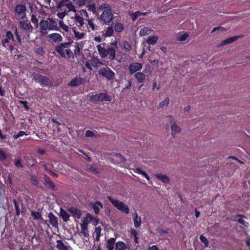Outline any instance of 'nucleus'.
Listing matches in <instances>:
<instances>
[{"label":"nucleus","instance_id":"f704fd0d","mask_svg":"<svg viewBox=\"0 0 250 250\" xmlns=\"http://www.w3.org/2000/svg\"><path fill=\"white\" fill-rule=\"evenodd\" d=\"M151 29L149 27H144L142 28L140 31L141 36H145L148 35L150 33Z\"/></svg>","mask_w":250,"mask_h":250},{"label":"nucleus","instance_id":"4c0bfd02","mask_svg":"<svg viewBox=\"0 0 250 250\" xmlns=\"http://www.w3.org/2000/svg\"><path fill=\"white\" fill-rule=\"evenodd\" d=\"M78 6L84 5L86 0H73ZM68 0H63V3L67 1Z\"/></svg>","mask_w":250,"mask_h":250},{"label":"nucleus","instance_id":"cd10ccee","mask_svg":"<svg viewBox=\"0 0 250 250\" xmlns=\"http://www.w3.org/2000/svg\"><path fill=\"white\" fill-rule=\"evenodd\" d=\"M115 242V239L113 238H111L107 240L106 248L108 249V250H113Z\"/></svg>","mask_w":250,"mask_h":250},{"label":"nucleus","instance_id":"7c9ffc66","mask_svg":"<svg viewBox=\"0 0 250 250\" xmlns=\"http://www.w3.org/2000/svg\"><path fill=\"white\" fill-rule=\"evenodd\" d=\"M81 48L79 47L77 42L76 43L75 49L74 50V55L76 58H80L82 55Z\"/></svg>","mask_w":250,"mask_h":250},{"label":"nucleus","instance_id":"2eb2a0df","mask_svg":"<svg viewBox=\"0 0 250 250\" xmlns=\"http://www.w3.org/2000/svg\"><path fill=\"white\" fill-rule=\"evenodd\" d=\"M92 208L93 209L96 214H98L100 212V208H103V205L100 201H96L92 204Z\"/></svg>","mask_w":250,"mask_h":250},{"label":"nucleus","instance_id":"c9c22d12","mask_svg":"<svg viewBox=\"0 0 250 250\" xmlns=\"http://www.w3.org/2000/svg\"><path fill=\"white\" fill-rule=\"evenodd\" d=\"M124 25L120 22H117L114 25V29L116 32H121L124 30Z\"/></svg>","mask_w":250,"mask_h":250},{"label":"nucleus","instance_id":"c756f323","mask_svg":"<svg viewBox=\"0 0 250 250\" xmlns=\"http://www.w3.org/2000/svg\"><path fill=\"white\" fill-rule=\"evenodd\" d=\"M72 30L74 32V36L75 38L77 40L82 39L85 35V33L83 32H80L76 31V27L73 28Z\"/></svg>","mask_w":250,"mask_h":250},{"label":"nucleus","instance_id":"bf43d9fd","mask_svg":"<svg viewBox=\"0 0 250 250\" xmlns=\"http://www.w3.org/2000/svg\"><path fill=\"white\" fill-rule=\"evenodd\" d=\"M53 122L55 124V125H54V129L56 128H57L58 131L59 130V126L61 125V124L59 123L58 121H57L56 120H54L53 119Z\"/></svg>","mask_w":250,"mask_h":250},{"label":"nucleus","instance_id":"473e14b6","mask_svg":"<svg viewBox=\"0 0 250 250\" xmlns=\"http://www.w3.org/2000/svg\"><path fill=\"white\" fill-rule=\"evenodd\" d=\"M125 245L123 242L119 241L115 244V250H125Z\"/></svg>","mask_w":250,"mask_h":250},{"label":"nucleus","instance_id":"69168bd1","mask_svg":"<svg viewBox=\"0 0 250 250\" xmlns=\"http://www.w3.org/2000/svg\"><path fill=\"white\" fill-rule=\"evenodd\" d=\"M15 165L17 167H23V165L21 164V161L20 160H18L15 163Z\"/></svg>","mask_w":250,"mask_h":250},{"label":"nucleus","instance_id":"aec40b11","mask_svg":"<svg viewBox=\"0 0 250 250\" xmlns=\"http://www.w3.org/2000/svg\"><path fill=\"white\" fill-rule=\"evenodd\" d=\"M65 6L66 8L68 9L67 11L66 9L63 10V17L67 14V12L72 11L75 12V7L73 4L71 3H68L64 4L63 3V7Z\"/></svg>","mask_w":250,"mask_h":250},{"label":"nucleus","instance_id":"3c124183","mask_svg":"<svg viewBox=\"0 0 250 250\" xmlns=\"http://www.w3.org/2000/svg\"><path fill=\"white\" fill-rule=\"evenodd\" d=\"M43 168L46 171H47L48 172L50 173L51 172V170L50 169V164L49 163H44L43 164Z\"/></svg>","mask_w":250,"mask_h":250},{"label":"nucleus","instance_id":"393cba45","mask_svg":"<svg viewBox=\"0 0 250 250\" xmlns=\"http://www.w3.org/2000/svg\"><path fill=\"white\" fill-rule=\"evenodd\" d=\"M49 38L54 42H60L62 40L61 35L58 33L51 34L49 35Z\"/></svg>","mask_w":250,"mask_h":250},{"label":"nucleus","instance_id":"9b49d317","mask_svg":"<svg viewBox=\"0 0 250 250\" xmlns=\"http://www.w3.org/2000/svg\"><path fill=\"white\" fill-rule=\"evenodd\" d=\"M20 28L28 32H31L33 30V27L30 23L27 20L19 21Z\"/></svg>","mask_w":250,"mask_h":250},{"label":"nucleus","instance_id":"a19ab883","mask_svg":"<svg viewBox=\"0 0 250 250\" xmlns=\"http://www.w3.org/2000/svg\"><path fill=\"white\" fill-rule=\"evenodd\" d=\"M45 183L47 185H48L51 188H52L53 189L54 188H55L54 184L53 183L52 181H51L50 180V179L48 177L45 178Z\"/></svg>","mask_w":250,"mask_h":250},{"label":"nucleus","instance_id":"e2e57ef3","mask_svg":"<svg viewBox=\"0 0 250 250\" xmlns=\"http://www.w3.org/2000/svg\"><path fill=\"white\" fill-rule=\"evenodd\" d=\"M31 182H32V183L33 185H37L38 184V183H39V181H38V179L35 177H32L31 178Z\"/></svg>","mask_w":250,"mask_h":250},{"label":"nucleus","instance_id":"6e6d98bb","mask_svg":"<svg viewBox=\"0 0 250 250\" xmlns=\"http://www.w3.org/2000/svg\"><path fill=\"white\" fill-rule=\"evenodd\" d=\"M88 10L93 13H96V7L94 4H90L88 6Z\"/></svg>","mask_w":250,"mask_h":250},{"label":"nucleus","instance_id":"4468645a","mask_svg":"<svg viewBox=\"0 0 250 250\" xmlns=\"http://www.w3.org/2000/svg\"><path fill=\"white\" fill-rule=\"evenodd\" d=\"M69 212L75 217L79 219L81 216V211L80 209L74 208L71 207L68 209Z\"/></svg>","mask_w":250,"mask_h":250},{"label":"nucleus","instance_id":"ddd939ff","mask_svg":"<svg viewBox=\"0 0 250 250\" xmlns=\"http://www.w3.org/2000/svg\"><path fill=\"white\" fill-rule=\"evenodd\" d=\"M85 21L87 22L86 24L88 32H90L91 29V31H95L98 26L94 23L93 20L92 19H85Z\"/></svg>","mask_w":250,"mask_h":250},{"label":"nucleus","instance_id":"2f4dec72","mask_svg":"<svg viewBox=\"0 0 250 250\" xmlns=\"http://www.w3.org/2000/svg\"><path fill=\"white\" fill-rule=\"evenodd\" d=\"M113 29L112 27H108L104 30L103 35L106 37L112 36L113 34Z\"/></svg>","mask_w":250,"mask_h":250},{"label":"nucleus","instance_id":"c03bdc74","mask_svg":"<svg viewBox=\"0 0 250 250\" xmlns=\"http://www.w3.org/2000/svg\"><path fill=\"white\" fill-rule=\"evenodd\" d=\"M86 228H87L86 226L84 224L82 225V226H81V229H82L81 233H82L84 237H86L87 235H88V234L86 233Z\"/></svg>","mask_w":250,"mask_h":250},{"label":"nucleus","instance_id":"423d86ee","mask_svg":"<svg viewBox=\"0 0 250 250\" xmlns=\"http://www.w3.org/2000/svg\"><path fill=\"white\" fill-rule=\"evenodd\" d=\"M100 21L104 24H108L113 21V15L112 12L103 11L100 17Z\"/></svg>","mask_w":250,"mask_h":250},{"label":"nucleus","instance_id":"4be33fe9","mask_svg":"<svg viewBox=\"0 0 250 250\" xmlns=\"http://www.w3.org/2000/svg\"><path fill=\"white\" fill-rule=\"evenodd\" d=\"M101 62L99 61V60L97 59L95 60H94L92 62L90 61H87L85 63V66L90 70H92V65L94 66L95 65H97L98 63H101Z\"/></svg>","mask_w":250,"mask_h":250},{"label":"nucleus","instance_id":"b1692460","mask_svg":"<svg viewBox=\"0 0 250 250\" xmlns=\"http://www.w3.org/2000/svg\"><path fill=\"white\" fill-rule=\"evenodd\" d=\"M48 20L49 21L48 29L49 30H58L57 22L51 18H48Z\"/></svg>","mask_w":250,"mask_h":250},{"label":"nucleus","instance_id":"6ab92c4d","mask_svg":"<svg viewBox=\"0 0 250 250\" xmlns=\"http://www.w3.org/2000/svg\"><path fill=\"white\" fill-rule=\"evenodd\" d=\"M135 78L136 79L139 83H143L146 80V75L143 72H137L134 75Z\"/></svg>","mask_w":250,"mask_h":250},{"label":"nucleus","instance_id":"774afa93","mask_svg":"<svg viewBox=\"0 0 250 250\" xmlns=\"http://www.w3.org/2000/svg\"><path fill=\"white\" fill-rule=\"evenodd\" d=\"M131 84H132L131 81L130 80H128L127 83H126L125 85V87L124 89H129L131 86Z\"/></svg>","mask_w":250,"mask_h":250},{"label":"nucleus","instance_id":"20e7f679","mask_svg":"<svg viewBox=\"0 0 250 250\" xmlns=\"http://www.w3.org/2000/svg\"><path fill=\"white\" fill-rule=\"evenodd\" d=\"M90 100L94 102L111 101V98L107 94L100 93L98 94L92 95L90 96Z\"/></svg>","mask_w":250,"mask_h":250},{"label":"nucleus","instance_id":"680f3d73","mask_svg":"<svg viewBox=\"0 0 250 250\" xmlns=\"http://www.w3.org/2000/svg\"><path fill=\"white\" fill-rule=\"evenodd\" d=\"M57 247L59 249V250H62V242L61 240H58L57 241Z\"/></svg>","mask_w":250,"mask_h":250},{"label":"nucleus","instance_id":"338daca9","mask_svg":"<svg viewBox=\"0 0 250 250\" xmlns=\"http://www.w3.org/2000/svg\"><path fill=\"white\" fill-rule=\"evenodd\" d=\"M20 103L23 106H24V107L25 108V109L26 110H28L29 109V107L27 105V102L26 101H20Z\"/></svg>","mask_w":250,"mask_h":250},{"label":"nucleus","instance_id":"e433bc0d","mask_svg":"<svg viewBox=\"0 0 250 250\" xmlns=\"http://www.w3.org/2000/svg\"><path fill=\"white\" fill-rule=\"evenodd\" d=\"M169 102V98L167 97L165 99V100L163 102H161L159 104L158 108H163L164 107L167 106L168 105Z\"/></svg>","mask_w":250,"mask_h":250},{"label":"nucleus","instance_id":"412c9836","mask_svg":"<svg viewBox=\"0 0 250 250\" xmlns=\"http://www.w3.org/2000/svg\"><path fill=\"white\" fill-rule=\"evenodd\" d=\"M155 176L157 179L164 183H168L169 182L170 180L168 177L165 174L158 173Z\"/></svg>","mask_w":250,"mask_h":250},{"label":"nucleus","instance_id":"ea45409f","mask_svg":"<svg viewBox=\"0 0 250 250\" xmlns=\"http://www.w3.org/2000/svg\"><path fill=\"white\" fill-rule=\"evenodd\" d=\"M142 16L141 12L140 11H136L132 15H131V19L133 21H135L137 19Z\"/></svg>","mask_w":250,"mask_h":250},{"label":"nucleus","instance_id":"7ed1b4c3","mask_svg":"<svg viewBox=\"0 0 250 250\" xmlns=\"http://www.w3.org/2000/svg\"><path fill=\"white\" fill-rule=\"evenodd\" d=\"M26 7L22 4H19L15 7V16L16 19L20 20L26 19Z\"/></svg>","mask_w":250,"mask_h":250},{"label":"nucleus","instance_id":"a878e982","mask_svg":"<svg viewBox=\"0 0 250 250\" xmlns=\"http://www.w3.org/2000/svg\"><path fill=\"white\" fill-rule=\"evenodd\" d=\"M139 230H137L134 229H131L130 230V234L132 237L134 238V242L135 244H138L139 243V238L138 237V235L139 234Z\"/></svg>","mask_w":250,"mask_h":250},{"label":"nucleus","instance_id":"f8f14e48","mask_svg":"<svg viewBox=\"0 0 250 250\" xmlns=\"http://www.w3.org/2000/svg\"><path fill=\"white\" fill-rule=\"evenodd\" d=\"M84 79L76 77V78L72 79L68 83V85L71 87L79 86L84 83Z\"/></svg>","mask_w":250,"mask_h":250},{"label":"nucleus","instance_id":"79ce46f5","mask_svg":"<svg viewBox=\"0 0 250 250\" xmlns=\"http://www.w3.org/2000/svg\"><path fill=\"white\" fill-rule=\"evenodd\" d=\"M31 215L35 219H39L42 218V215L38 212L32 211Z\"/></svg>","mask_w":250,"mask_h":250},{"label":"nucleus","instance_id":"dca6fc26","mask_svg":"<svg viewBox=\"0 0 250 250\" xmlns=\"http://www.w3.org/2000/svg\"><path fill=\"white\" fill-rule=\"evenodd\" d=\"M133 220L135 228L140 227L141 225V218L138 216V214L136 211L133 215Z\"/></svg>","mask_w":250,"mask_h":250},{"label":"nucleus","instance_id":"5701e85b","mask_svg":"<svg viewBox=\"0 0 250 250\" xmlns=\"http://www.w3.org/2000/svg\"><path fill=\"white\" fill-rule=\"evenodd\" d=\"M75 21L76 22L78 26H80V27H84L83 26V25L85 24V22H84V18L81 17L80 16L76 15L75 17Z\"/></svg>","mask_w":250,"mask_h":250},{"label":"nucleus","instance_id":"bb28decb","mask_svg":"<svg viewBox=\"0 0 250 250\" xmlns=\"http://www.w3.org/2000/svg\"><path fill=\"white\" fill-rule=\"evenodd\" d=\"M158 38L156 36H150L146 40V42L148 44L154 45L158 41Z\"/></svg>","mask_w":250,"mask_h":250},{"label":"nucleus","instance_id":"f03ea898","mask_svg":"<svg viewBox=\"0 0 250 250\" xmlns=\"http://www.w3.org/2000/svg\"><path fill=\"white\" fill-rule=\"evenodd\" d=\"M107 199L112 204V205L121 212L128 214L129 212V207L124 202L115 199L111 196H107Z\"/></svg>","mask_w":250,"mask_h":250},{"label":"nucleus","instance_id":"603ef678","mask_svg":"<svg viewBox=\"0 0 250 250\" xmlns=\"http://www.w3.org/2000/svg\"><path fill=\"white\" fill-rule=\"evenodd\" d=\"M188 36V35L187 33H184L180 37L179 41L182 42L185 41L187 39Z\"/></svg>","mask_w":250,"mask_h":250},{"label":"nucleus","instance_id":"0eeeda50","mask_svg":"<svg viewBox=\"0 0 250 250\" xmlns=\"http://www.w3.org/2000/svg\"><path fill=\"white\" fill-rule=\"evenodd\" d=\"M10 41H14V36L11 31L6 32V37L2 40V45L4 47L9 48L11 51L13 49V46L10 43Z\"/></svg>","mask_w":250,"mask_h":250},{"label":"nucleus","instance_id":"9d476101","mask_svg":"<svg viewBox=\"0 0 250 250\" xmlns=\"http://www.w3.org/2000/svg\"><path fill=\"white\" fill-rule=\"evenodd\" d=\"M143 67V64L139 62H133L129 64L128 69L131 74H133L140 70Z\"/></svg>","mask_w":250,"mask_h":250},{"label":"nucleus","instance_id":"f257e3e1","mask_svg":"<svg viewBox=\"0 0 250 250\" xmlns=\"http://www.w3.org/2000/svg\"><path fill=\"white\" fill-rule=\"evenodd\" d=\"M102 44L97 45L98 51L102 58H105L108 56L110 60H113L116 57V50L115 47H110L107 49L101 46Z\"/></svg>","mask_w":250,"mask_h":250},{"label":"nucleus","instance_id":"f3484780","mask_svg":"<svg viewBox=\"0 0 250 250\" xmlns=\"http://www.w3.org/2000/svg\"><path fill=\"white\" fill-rule=\"evenodd\" d=\"M66 57L69 59L71 62L74 61V55L70 49H66L63 51V58Z\"/></svg>","mask_w":250,"mask_h":250},{"label":"nucleus","instance_id":"c85d7f7f","mask_svg":"<svg viewBox=\"0 0 250 250\" xmlns=\"http://www.w3.org/2000/svg\"><path fill=\"white\" fill-rule=\"evenodd\" d=\"M48 217L50 223L54 227L58 225L57 218L51 213H49Z\"/></svg>","mask_w":250,"mask_h":250},{"label":"nucleus","instance_id":"13d9d810","mask_svg":"<svg viewBox=\"0 0 250 250\" xmlns=\"http://www.w3.org/2000/svg\"><path fill=\"white\" fill-rule=\"evenodd\" d=\"M26 134V133L24 131H21L19 132V133L17 135H14V138L15 139H18L19 137L21 136H22Z\"/></svg>","mask_w":250,"mask_h":250},{"label":"nucleus","instance_id":"864d4df0","mask_svg":"<svg viewBox=\"0 0 250 250\" xmlns=\"http://www.w3.org/2000/svg\"><path fill=\"white\" fill-rule=\"evenodd\" d=\"M124 47L125 50L129 51L131 49L130 44L127 42H124Z\"/></svg>","mask_w":250,"mask_h":250},{"label":"nucleus","instance_id":"052dcab7","mask_svg":"<svg viewBox=\"0 0 250 250\" xmlns=\"http://www.w3.org/2000/svg\"><path fill=\"white\" fill-rule=\"evenodd\" d=\"M14 204L16 210V214L17 215H19L20 214V208L16 201H14Z\"/></svg>","mask_w":250,"mask_h":250},{"label":"nucleus","instance_id":"72a5a7b5","mask_svg":"<svg viewBox=\"0 0 250 250\" xmlns=\"http://www.w3.org/2000/svg\"><path fill=\"white\" fill-rule=\"evenodd\" d=\"M40 25L42 30H46L48 28L49 21L45 20H42L40 22Z\"/></svg>","mask_w":250,"mask_h":250},{"label":"nucleus","instance_id":"0e129e2a","mask_svg":"<svg viewBox=\"0 0 250 250\" xmlns=\"http://www.w3.org/2000/svg\"><path fill=\"white\" fill-rule=\"evenodd\" d=\"M87 219H89L90 220H97V218L96 217H94L92 216L90 213H87L86 216V220L87 221Z\"/></svg>","mask_w":250,"mask_h":250},{"label":"nucleus","instance_id":"6e6552de","mask_svg":"<svg viewBox=\"0 0 250 250\" xmlns=\"http://www.w3.org/2000/svg\"><path fill=\"white\" fill-rule=\"evenodd\" d=\"M167 118L169 121L170 124H171L172 135L174 138L176 133H179L181 131V128L175 124V121L172 116L168 115L167 116Z\"/></svg>","mask_w":250,"mask_h":250},{"label":"nucleus","instance_id":"a211bd4d","mask_svg":"<svg viewBox=\"0 0 250 250\" xmlns=\"http://www.w3.org/2000/svg\"><path fill=\"white\" fill-rule=\"evenodd\" d=\"M239 38V36H236L231 37L228 38V39L223 41L220 44L221 46L228 44L231 43L234 41L237 40Z\"/></svg>","mask_w":250,"mask_h":250},{"label":"nucleus","instance_id":"39448f33","mask_svg":"<svg viewBox=\"0 0 250 250\" xmlns=\"http://www.w3.org/2000/svg\"><path fill=\"white\" fill-rule=\"evenodd\" d=\"M98 72L99 74L108 80H112L115 78V73L109 67H102Z\"/></svg>","mask_w":250,"mask_h":250},{"label":"nucleus","instance_id":"5fc2aeb1","mask_svg":"<svg viewBox=\"0 0 250 250\" xmlns=\"http://www.w3.org/2000/svg\"><path fill=\"white\" fill-rule=\"evenodd\" d=\"M6 158L7 156L4 152L2 150H0V160H3L6 159Z\"/></svg>","mask_w":250,"mask_h":250},{"label":"nucleus","instance_id":"1a4fd4ad","mask_svg":"<svg viewBox=\"0 0 250 250\" xmlns=\"http://www.w3.org/2000/svg\"><path fill=\"white\" fill-rule=\"evenodd\" d=\"M34 78L37 82L39 83L42 85L48 86L51 84V82L48 78L40 74H35Z\"/></svg>","mask_w":250,"mask_h":250},{"label":"nucleus","instance_id":"37998d69","mask_svg":"<svg viewBox=\"0 0 250 250\" xmlns=\"http://www.w3.org/2000/svg\"><path fill=\"white\" fill-rule=\"evenodd\" d=\"M55 50L61 56H62V43L56 46Z\"/></svg>","mask_w":250,"mask_h":250},{"label":"nucleus","instance_id":"09e8293b","mask_svg":"<svg viewBox=\"0 0 250 250\" xmlns=\"http://www.w3.org/2000/svg\"><path fill=\"white\" fill-rule=\"evenodd\" d=\"M69 215L64 210H63V222H66L69 218Z\"/></svg>","mask_w":250,"mask_h":250},{"label":"nucleus","instance_id":"58836bf2","mask_svg":"<svg viewBox=\"0 0 250 250\" xmlns=\"http://www.w3.org/2000/svg\"><path fill=\"white\" fill-rule=\"evenodd\" d=\"M199 238L200 241L204 244L205 247H208V241L205 236L201 235L200 236Z\"/></svg>","mask_w":250,"mask_h":250},{"label":"nucleus","instance_id":"8fccbe9b","mask_svg":"<svg viewBox=\"0 0 250 250\" xmlns=\"http://www.w3.org/2000/svg\"><path fill=\"white\" fill-rule=\"evenodd\" d=\"M101 231V229L100 227H97L95 229V233L96 235V238L99 239L100 236V233Z\"/></svg>","mask_w":250,"mask_h":250},{"label":"nucleus","instance_id":"49530a36","mask_svg":"<svg viewBox=\"0 0 250 250\" xmlns=\"http://www.w3.org/2000/svg\"><path fill=\"white\" fill-rule=\"evenodd\" d=\"M31 21L32 22L35 24V26L37 27L38 25V20L36 18L35 15H32L31 16Z\"/></svg>","mask_w":250,"mask_h":250},{"label":"nucleus","instance_id":"a18cd8bd","mask_svg":"<svg viewBox=\"0 0 250 250\" xmlns=\"http://www.w3.org/2000/svg\"><path fill=\"white\" fill-rule=\"evenodd\" d=\"M80 12L81 15L84 17V18H83L84 20H85V19H89L88 14L85 10H81L80 11Z\"/></svg>","mask_w":250,"mask_h":250},{"label":"nucleus","instance_id":"de8ad7c7","mask_svg":"<svg viewBox=\"0 0 250 250\" xmlns=\"http://www.w3.org/2000/svg\"><path fill=\"white\" fill-rule=\"evenodd\" d=\"M237 216L240 217V218L238 219V222L239 223L242 225H245V221L243 219V217H245V215L242 214H238Z\"/></svg>","mask_w":250,"mask_h":250},{"label":"nucleus","instance_id":"4d7b16f0","mask_svg":"<svg viewBox=\"0 0 250 250\" xmlns=\"http://www.w3.org/2000/svg\"><path fill=\"white\" fill-rule=\"evenodd\" d=\"M85 135L87 137H93L94 136V134L92 131L88 130L85 132Z\"/></svg>","mask_w":250,"mask_h":250}]
</instances>
